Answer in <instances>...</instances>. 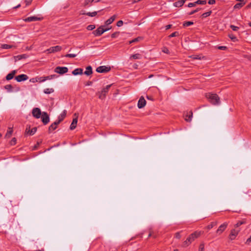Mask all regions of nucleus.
<instances>
[{"mask_svg":"<svg viewBox=\"0 0 251 251\" xmlns=\"http://www.w3.org/2000/svg\"><path fill=\"white\" fill-rule=\"evenodd\" d=\"M206 97L213 104L216 105L220 103V98L216 94L208 93L206 95Z\"/></svg>","mask_w":251,"mask_h":251,"instance_id":"1","label":"nucleus"},{"mask_svg":"<svg viewBox=\"0 0 251 251\" xmlns=\"http://www.w3.org/2000/svg\"><path fill=\"white\" fill-rule=\"evenodd\" d=\"M112 86V84L108 85L104 88H103L101 92H98L99 97L100 99H103L106 96V93L108 92L109 89Z\"/></svg>","mask_w":251,"mask_h":251,"instance_id":"2","label":"nucleus"},{"mask_svg":"<svg viewBox=\"0 0 251 251\" xmlns=\"http://www.w3.org/2000/svg\"><path fill=\"white\" fill-rule=\"evenodd\" d=\"M201 234V231H195L191 234L188 238V241H190L191 243L194 241L196 238H198Z\"/></svg>","mask_w":251,"mask_h":251,"instance_id":"3","label":"nucleus"},{"mask_svg":"<svg viewBox=\"0 0 251 251\" xmlns=\"http://www.w3.org/2000/svg\"><path fill=\"white\" fill-rule=\"evenodd\" d=\"M62 50V47L60 46H56L52 47L50 49H47L45 52H48V53H53L57 51H59Z\"/></svg>","mask_w":251,"mask_h":251,"instance_id":"4","label":"nucleus"},{"mask_svg":"<svg viewBox=\"0 0 251 251\" xmlns=\"http://www.w3.org/2000/svg\"><path fill=\"white\" fill-rule=\"evenodd\" d=\"M32 114L34 117L39 119L41 117L42 113L39 108H34L32 111Z\"/></svg>","mask_w":251,"mask_h":251,"instance_id":"5","label":"nucleus"},{"mask_svg":"<svg viewBox=\"0 0 251 251\" xmlns=\"http://www.w3.org/2000/svg\"><path fill=\"white\" fill-rule=\"evenodd\" d=\"M104 26H100L99 28H98L96 30L93 31V34L95 36H100L102 35L104 32H105V30H104Z\"/></svg>","mask_w":251,"mask_h":251,"instance_id":"6","label":"nucleus"},{"mask_svg":"<svg viewBox=\"0 0 251 251\" xmlns=\"http://www.w3.org/2000/svg\"><path fill=\"white\" fill-rule=\"evenodd\" d=\"M42 122L44 125H47L50 122V117L46 112H43L41 116Z\"/></svg>","mask_w":251,"mask_h":251,"instance_id":"7","label":"nucleus"},{"mask_svg":"<svg viewBox=\"0 0 251 251\" xmlns=\"http://www.w3.org/2000/svg\"><path fill=\"white\" fill-rule=\"evenodd\" d=\"M110 70V67L105 66H101L98 67L96 71L100 73H103L108 72Z\"/></svg>","mask_w":251,"mask_h":251,"instance_id":"8","label":"nucleus"},{"mask_svg":"<svg viewBox=\"0 0 251 251\" xmlns=\"http://www.w3.org/2000/svg\"><path fill=\"white\" fill-rule=\"evenodd\" d=\"M68 71V69L66 67H57L55 69V72L59 74H64Z\"/></svg>","mask_w":251,"mask_h":251,"instance_id":"9","label":"nucleus"},{"mask_svg":"<svg viewBox=\"0 0 251 251\" xmlns=\"http://www.w3.org/2000/svg\"><path fill=\"white\" fill-rule=\"evenodd\" d=\"M146 104V101L143 97L140 98L138 102V107L140 109L143 108Z\"/></svg>","mask_w":251,"mask_h":251,"instance_id":"10","label":"nucleus"},{"mask_svg":"<svg viewBox=\"0 0 251 251\" xmlns=\"http://www.w3.org/2000/svg\"><path fill=\"white\" fill-rule=\"evenodd\" d=\"M28 76L25 74L20 75L15 77V79L18 82H21L22 81L26 80L28 79Z\"/></svg>","mask_w":251,"mask_h":251,"instance_id":"11","label":"nucleus"},{"mask_svg":"<svg viewBox=\"0 0 251 251\" xmlns=\"http://www.w3.org/2000/svg\"><path fill=\"white\" fill-rule=\"evenodd\" d=\"M227 224L226 223H225L221 225L217 230V233H218V234H221L226 229V228L227 227Z\"/></svg>","mask_w":251,"mask_h":251,"instance_id":"12","label":"nucleus"},{"mask_svg":"<svg viewBox=\"0 0 251 251\" xmlns=\"http://www.w3.org/2000/svg\"><path fill=\"white\" fill-rule=\"evenodd\" d=\"M41 19L40 18H38L36 16H31L24 19V21L26 22H31L33 21H40Z\"/></svg>","mask_w":251,"mask_h":251,"instance_id":"13","label":"nucleus"},{"mask_svg":"<svg viewBox=\"0 0 251 251\" xmlns=\"http://www.w3.org/2000/svg\"><path fill=\"white\" fill-rule=\"evenodd\" d=\"M60 122L58 121L54 122L52 123L49 128V132H50L52 131L55 130L57 128V126L58 124H59Z\"/></svg>","mask_w":251,"mask_h":251,"instance_id":"14","label":"nucleus"},{"mask_svg":"<svg viewBox=\"0 0 251 251\" xmlns=\"http://www.w3.org/2000/svg\"><path fill=\"white\" fill-rule=\"evenodd\" d=\"M237 1H240L239 3H236L234 6V9H240L241 8L243 5H244L246 3V2L244 1V0H236Z\"/></svg>","mask_w":251,"mask_h":251,"instance_id":"15","label":"nucleus"},{"mask_svg":"<svg viewBox=\"0 0 251 251\" xmlns=\"http://www.w3.org/2000/svg\"><path fill=\"white\" fill-rule=\"evenodd\" d=\"M16 73H17V71L16 70L12 71L10 73L6 75V80H9L12 79L14 77V76Z\"/></svg>","mask_w":251,"mask_h":251,"instance_id":"16","label":"nucleus"},{"mask_svg":"<svg viewBox=\"0 0 251 251\" xmlns=\"http://www.w3.org/2000/svg\"><path fill=\"white\" fill-rule=\"evenodd\" d=\"M116 18V15H114L106 20L105 22V25H108L112 24Z\"/></svg>","mask_w":251,"mask_h":251,"instance_id":"17","label":"nucleus"},{"mask_svg":"<svg viewBox=\"0 0 251 251\" xmlns=\"http://www.w3.org/2000/svg\"><path fill=\"white\" fill-rule=\"evenodd\" d=\"M72 74L75 75H82L83 74V69L81 68L75 69L73 71Z\"/></svg>","mask_w":251,"mask_h":251,"instance_id":"18","label":"nucleus"},{"mask_svg":"<svg viewBox=\"0 0 251 251\" xmlns=\"http://www.w3.org/2000/svg\"><path fill=\"white\" fill-rule=\"evenodd\" d=\"M77 120L76 118H74L70 127L71 130H74L75 128L77 125Z\"/></svg>","mask_w":251,"mask_h":251,"instance_id":"19","label":"nucleus"},{"mask_svg":"<svg viewBox=\"0 0 251 251\" xmlns=\"http://www.w3.org/2000/svg\"><path fill=\"white\" fill-rule=\"evenodd\" d=\"M27 57H28V56L26 54H24L19 55H17L16 56H14V58H15V61H17L18 60H20L22 59H25Z\"/></svg>","mask_w":251,"mask_h":251,"instance_id":"20","label":"nucleus"},{"mask_svg":"<svg viewBox=\"0 0 251 251\" xmlns=\"http://www.w3.org/2000/svg\"><path fill=\"white\" fill-rule=\"evenodd\" d=\"M186 0H178L174 3V5L177 7H179L182 6L184 2H185Z\"/></svg>","mask_w":251,"mask_h":251,"instance_id":"21","label":"nucleus"},{"mask_svg":"<svg viewBox=\"0 0 251 251\" xmlns=\"http://www.w3.org/2000/svg\"><path fill=\"white\" fill-rule=\"evenodd\" d=\"M193 116V113L190 111L185 115V120L187 122H190Z\"/></svg>","mask_w":251,"mask_h":251,"instance_id":"22","label":"nucleus"},{"mask_svg":"<svg viewBox=\"0 0 251 251\" xmlns=\"http://www.w3.org/2000/svg\"><path fill=\"white\" fill-rule=\"evenodd\" d=\"M92 68L90 66L86 67V71L84 72V74L87 75H90L92 74Z\"/></svg>","mask_w":251,"mask_h":251,"instance_id":"23","label":"nucleus"},{"mask_svg":"<svg viewBox=\"0 0 251 251\" xmlns=\"http://www.w3.org/2000/svg\"><path fill=\"white\" fill-rule=\"evenodd\" d=\"M67 111L66 110H64L63 112L60 114V115L58 117V121L59 122H61L64 118L65 117L66 115Z\"/></svg>","mask_w":251,"mask_h":251,"instance_id":"24","label":"nucleus"},{"mask_svg":"<svg viewBox=\"0 0 251 251\" xmlns=\"http://www.w3.org/2000/svg\"><path fill=\"white\" fill-rule=\"evenodd\" d=\"M141 58V55L139 53H136L133 55H132L130 57V59H140Z\"/></svg>","mask_w":251,"mask_h":251,"instance_id":"25","label":"nucleus"},{"mask_svg":"<svg viewBox=\"0 0 251 251\" xmlns=\"http://www.w3.org/2000/svg\"><path fill=\"white\" fill-rule=\"evenodd\" d=\"M13 132V129L12 127H8L7 133L5 135V136L7 138H9L11 136Z\"/></svg>","mask_w":251,"mask_h":251,"instance_id":"26","label":"nucleus"},{"mask_svg":"<svg viewBox=\"0 0 251 251\" xmlns=\"http://www.w3.org/2000/svg\"><path fill=\"white\" fill-rule=\"evenodd\" d=\"M189 57L192 58L194 59H201L204 58V56H202L201 55H192L190 56Z\"/></svg>","mask_w":251,"mask_h":251,"instance_id":"27","label":"nucleus"},{"mask_svg":"<svg viewBox=\"0 0 251 251\" xmlns=\"http://www.w3.org/2000/svg\"><path fill=\"white\" fill-rule=\"evenodd\" d=\"M240 232V229H233L231 230L230 233H231L232 235L237 236L239 232Z\"/></svg>","mask_w":251,"mask_h":251,"instance_id":"28","label":"nucleus"},{"mask_svg":"<svg viewBox=\"0 0 251 251\" xmlns=\"http://www.w3.org/2000/svg\"><path fill=\"white\" fill-rule=\"evenodd\" d=\"M217 224V222H212L210 225L207 226L206 228L208 229H210L211 228H213L214 226H216Z\"/></svg>","mask_w":251,"mask_h":251,"instance_id":"29","label":"nucleus"},{"mask_svg":"<svg viewBox=\"0 0 251 251\" xmlns=\"http://www.w3.org/2000/svg\"><path fill=\"white\" fill-rule=\"evenodd\" d=\"M54 91L53 89L52 88H46L44 90V92L45 94H50L52 93Z\"/></svg>","mask_w":251,"mask_h":251,"instance_id":"30","label":"nucleus"},{"mask_svg":"<svg viewBox=\"0 0 251 251\" xmlns=\"http://www.w3.org/2000/svg\"><path fill=\"white\" fill-rule=\"evenodd\" d=\"M212 13V11H209L208 12H205V13H204L202 14L201 15V17L203 18H206L209 16H210L211 15Z\"/></svg>","mask_w":251,"mask_h":251,"instance_id":"31","label":"nucleus"},{"mask_svg":"<svg viewBox=\"0 0 251 251\" xmlns=\"http://www.w3.org/2000/svg\"><path fill=\"white\" fill-rule=\"evenodd\" d=\"M12 47H13L12 46L9 45H7V44H2V45H1V48H2V49H10Z\"/></svg>","mask_w":251,"mask_h":251,"instance_id":"32","label":"nucleus"},{"mask_svg":"<svg viewBox=\"0 0 251 251\" xmlns=\"http://www.w3.org/2000/svg\"><path fill=\"white\" fill-rule=\"evenodd\" d=\"M83 14H86V15H87L89 16H91V17H94L97 14V12L95 11L93 12H88L86 14L83 13Z\"/></svg>","mask_w":251,"mask_h":251,"instance_id":"33","label":"nucleus"},{"mask_svg":"<svg viewBox=\"0 0 251 251\" xmlns=\"http://www.w3.org/2000/svg\"><path fill=\"white\" fill-rule=\"evenodd\" d=\"M45 81H46V79H45L44 76L36 78V82H42Z\"/></svg>","mask_w":251,"mask_h":251,"instance_id":"34","label":"nucleus"},{"mask_svg":"<svg viewBox=\"0 0 251 251\" xmlns=\"http://www.w3.org/2000/svg\"><path fill=\"white\" fill-rule=\"evenodd\" d=\"M4 88L9 92L12 91V86L10 84L6 85L4 86Z\"/></svg>","mask_w":251,"mask_h":251,"instance_id":"35","label":"nucleus"},{"mask_svg":"<svg viewBox=\"0 0 251 251\" xmlns=\"http://www.w3.org/2000/svg\"><path fill=\"white\" fill-rule=\"evenodd\" d=\"M141 39V37H138L129 41V44H131L133 43L137 42Z\"/></svg>","mask_w":251,"mask_h":251,"instance_id":"36","label":"nucleus"},{"mask_svg":"<svg viewBox=\"0 0 251 251\" xmlns=\"http://www.w3.org/2000/svg\"><path fill=\"white\" fill-rule=\"evenodd\" d=\"M195 3L203 5V4H205L206 3V0H198L195 2Z\"/></svg>","mask_w":251,"mask_h":251,"instance_id":"37","label":"nucleus"},{"mask_svg":"<svg viewBox=\"0 0 251 251\" xmlns=\"http://www.w3.org/2000/svg\"><path fill=\"white\" fill-rule=\"evenodd\" d=\"M179 35V33L177 31L174 32L169 36V38H172Z\"/></svg>","mask_w":251,"mask_h":251,"instance_id":"38","label":"nucleus"},{"mask_svg":"<svg viewBox=\"0 0 251 251\" xmlns=\"http://www.w3.org/2000/svg\"><path fill=\"white\" fill-rule=\"evenodd\" d=\"M246 222L245 221H239L237 223V224L235 225V227H237L239 226H240L241 225L244 224H245Z\"/></svg>","mask_w":251,"mask_h":251,"instance_id":"39","label":"nucleus"},{"mask_svg":"<svg viewBox=\"0 0 251 251\" xmlns=\"http://www.w3.org/2000/svg\"><path fill=\"white\" fill-rule=\"evenodd\" d=\"M37 131V128L36 127H33L31 129H30V135H32L35 134V133Z\"/></svg>","mask_w":251,"mask_h":251,"instance_id":"40","label":"nucleus"},{"mask_svg":"<svg viewBox=\"0 0 251 251\" xmlns=\"http://www.w3.org/2000/svg\"><path fill=\"white\" fill-rule=\"evenodd\" d=\"M55 76H56V75H51L50 76H44V77H45V79H46V80H47L54 78L55 77Z\"/></svg>","mask_w":251,"mask_h":251,"instance_id":"41","label":"nucleus"},{"mask_svg":"<svg viewBox=\"0 0 251 251\" xmlns=\"http://www.w3.org/2000/svg\"><path fill=\"white\" fill-rule=\"evenodd\" d=\"M193 24V22H190V21L186 22H185L183 24V26H190L191 25H192Z\"/></svg>","mask_w":251,"mask_h":251,"instance_id":"42","label":"nucleus"},{"mask_svg":"<svg viewBox=\"0 0 251 251\" xmlns=\"http://www.w3.org/2000/svg\"><path fill=\"white\" fill-rule=\"evenodd\" d=\"M76 56V54H74V53L67 54L65 55V56L66 57H71V58L75 57Z\"/></svg>","mask_w":251,"mask_h":251,"instance_id":"43","label":"nucleus"},{"mask_svg":"<svg viewBox=\"0 0 251 251\" xmlns=\"http://www.w3.org/2000/svg\"><path fill=\"white\" fill-rule=\"evenodd\" d=\"M95 28V25H90L87 26V29L89 30H92Z\"/></svg>","mask_w":251,"mask_h":251,"instance_id":"44","label":"nucleus"},{"mask_svg":"<svg viewBox=\"0 0 251 251\" xmlns=\"http://www.w3.org/2000/svg\"><path fill=\"white\" fill-rule=\"evenodd\" d=\"M191 244V242L190 241H188V239L187 238L186 240L183 243V247H187L189 246Z\"/></svg>","mask_w":251,"mask_h":251,"instance_id":"45","label":"nucleus"},{"mask_svg":"<svg viewBox=\"0 0 251 251\" xmlns=\"http://www.w3.org/2000/svg\"><path fill=\"white\" fill-rule=\"evenodd\" d=\"M119 32H115L111 34V37L113 38H116L119 35Z\"/></svg>","mask_w":251,"mask_h":251,"instance_id":"46","label":"nucleus"},{"mask_svg":"<svg viewBox=\"0 0 251 251\" xmlns=\"http://www.w3.org/2000/svg\"><path fill=\"white\" fill-rule=\"evenodd\" d=\"M16 143V139L15 138H12L11 141H10V144L12 146L15 145Z\"/></svg>","mask_w":251,"mask_h":251,"instance_id":"47","label":"nucleus"},{"mask_svg":"<svg viewBox=\"0 0 251 251\" xmlns=\"http://www.w3.org/2000/svg\"><path fill=\"white\" fill-rule=\"evenodd\" d=\"M230 27L233 31H237L239 29L238 27L233 25H230Z\"/></svg>","mask_w":251,"mask_h":251,"instance_id":"48","label":"nucleus"},{"mask_svg":"<svg viewBox=\"0 0 251 251\" xmlns=\"http://www.w3.org/2000/svg\"><path fill=\"white\" fill-rule=\"evenodd\" d=\"M94 0H85L84 2V6H86L90 3L93 2Z\"/></svg>","mask_w":251,"mask_h":251,"instance_id":"49","label":"nucleus"},{"mask_svg":"<svg viewBox=\"0 0 251 251\" xmlns=\"http://www.w3.org/2000/svg\"><path fill=\"white\" fill-rule=\"evenodd\" d=\"M199 251H204V244L203 243L200 245Z\"/></svg>","mask_w":251,"mask_h":251,"instance_id":"50","label":"nucleus"},{"mask_svg":"<svg viewBox=\"0 0 251 251\" xmlns=\"http://www.w3.org/2000/svg\"><path fill=\"white\" fill-rule=\"evenodd\" d=\"M25 134H30V126H27L26 128L25 131Z\"/></svg>","mask_w":251,"mask_h":251,"instance_id":"51","label":"nucleus"},{"mask_svg":"<svg viewBox=\"0 0 251 251\" xmlns=\"http://www.w3.org/2000/svg\"><path fill=\"white\" fill-rule=\"evenodd\" d=\"M123 25V22L121 20L120 21H119L117 23V25L118 26V27H120L121 26H122Z\"/></svg>","mask_w":251,"mask_h":251,"instance_id":"52","label":"nucleus"},{"mask_svg":"<svg viewBox=\"0 0 251 251\" xmlns=\"http://www.w3.org/2000/svg\"><path fill=\"white\" fill-rule=\"evenodd\" d=\"M200 9H201V8H197V9H196V10H193V11H192V12H191L189 14V15H192V14H193L195 13L196 12H197L199 11Z\"/></svg>","mask_w":251,"mask_h":251,"instance_id":"53","label":"nucleus"},{"mask_svg":"<svg viewBox=\"0 0 251 251\" xmlns=\"http://www.w3.org/2000/svg\"><path fill=\"white\" fill-rule=\"evenodd\" d=\"M196 3H195V2H193V3H189L188 4V7H193V6H195L196 5Z\"/></svg>","mask_w":251,"mask_h":251,"instance_id":"54","label":"nucleus"},{"mask_svg":"<svg viewBox=\"0 0 251 251\" xmlns=\"http://www.w3.org/2000/svg\"><path fill=\"white\" fill-rule=\"evenodd\" d=\"M175 237L177 239H180L181 238L180 232H176L175 234Z\"/></svg>","mask_w":251,"mask_h":251,"instance_id":"55","label":"nucleus"},{"mask_svg":"<svg viewBox=\"0 0 251 251\" xmlns=\"http://www.w3.org/2000/svg\"><path fill=\"white\" fill-rule=\"evenodd\" d=\"M218 49L221 50H225L227 48L226 46H219L218 47Z\"/></svg>","mask_w":251,"mask_h":251,"instance_id":"56","label":"nucleus"},{"mask_svg":"<svg viewBox=\"0 0 251 251\" xmlns=\"http://www.w3.org/2000/svg\"><path fill=\"white\" fill-rule=\"evenodd\" d=\"M236 236L235 235H232L231 233H230L229 235V238L230 240H233L235 239Z\"/></svg>","mask_w":251,"mask_h":251,"instance_id":"57","label":"nucleus"},{"mask_svg":"<svg viewBox=\"0 0 251 251\" xmlns=\"http://www.w3.org/2000/svg\"><path fill=\"white\" fill-rule=\"evenodd\" d=\"M229 37L233 41H235L236 39V38L233 35H229Z\"/></svg>","mask_w":251,"mask_h":251,"instance_id":"58","label":"nucleus"},{"mask_svg":"<svg viewBox=\"0 0 251 251\" xmlns=\"http://www.w3.org/2000/svg\"><path fill=\"white\" fill-rule=\"evenodd\" d=\"M162 51L166 53H169V50L167 48H164Z\"/></svg>","mask_w":251,"mask_h":251,"instance_id":"59","label":"nucleus"},{"mask_svg":"<svg viewBox=\"0 0 251 251\" xmlns=\"http://www.w3.org/2000/svg\"><path fill=\"white\" fill-rule=\"evenodd\" d=\"M244 57L247 58L248 60L251 61V55H245Z\"/></svg>","mask_w":251,"mask_h":251,"instance_id":"60","label":"nucleus"},{"mask_svg":"<svg viewBox=\"0 0 251 251\" xmlns=\"http://www.w3.org/2000/svg\"><path fill=\"white\" fill-rule=\"evenodd\" d=\"M208 3L209 4H213L215 3V0H209Z\"/></svg>","mask_w":251,"mask_h":251,"instance_id":"61","label":"nucleus"},{"mask_svg":"<svg viewBox=\"0 0 251 251\" xmlns=\"http://www.w3.org/2000/svg\"><path fill=\"white\" fill-rule=\"evenodd\" d=\"M250 243H251V236L247 240L246 242V243L247 244H250Z\"/></svg>","mask_w":251,"mask_h":251,"instance_id":"62","label":"nucleus"},{"mask_svg":"<svg viewBox=\"0 0 251 251\" xmlns=\"http://www.w3.org/2000/svg\"><path fill=\"white\" fill-rule=\"evenodd\" d=\"M32 0H25V2L26 3V5H28L31 3Z\"/></svg>","mask_w":251,"mask_h":251,"instance_id":"63","label":"nucleus"},{"mask_svg":"<svg viewBox=\"0 0 251 251\" xmlns=\"http://www.w3.org/2000/svg\"><path fill=\"white\" fill-rule=\"evenodd\" d=\"M172 26V25H167L165 27H166V30H168L169 29H170V28H171Z\"/></svg>","mask_w":251,"mask_h":251,"instance_id":"64","label":"nucleus"}]
</instances>
